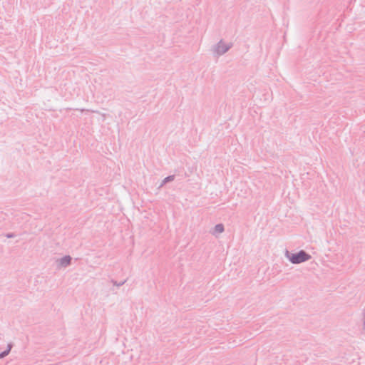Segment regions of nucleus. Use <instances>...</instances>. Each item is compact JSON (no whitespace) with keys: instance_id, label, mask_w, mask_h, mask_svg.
Returning <instances> with one entry per match:
<instances>
[{"instance_id":"nucleus-4","label":"nucleus","mask_w":365,"mask_h":365,"mask_svg":"<svg viewBox=\"0 0 365 365\" xmlns=\"http://www.w3.org/2000/svg\"><path fill=\"white\" fill-rule=\"evenodd\" d=\"M11 347V345H9L8 349L6 351H4L0 354V358H3L4 356H6L9 354V352L10 351Z\"/></svg>"},{"instance_id":"nucleus-1","label":"nucleus","mask_w":365,"mask_h":365,"mask_svg":"<svg viewBox=\"0 0 365 365\" xmlns=\"http://www.w3.org/2000/svg\"><path fill=\"white\" fill-rule=\"evenodd\" d=\"M310 256L304 251H300L297 254H293L289 257L290 261L294 264H298L308 260Z\"/></svg>"},{"instance_id":"nucleus-3","label":"nucleus","mask_w":365,"mask_h":365,"mask_svg":"<svg viewBox=\"0 0 365 365\" xmlns=\"http://www.w3.org/2000/svg\"><path fill=\"white\" fill-rule=\"evenodd\" d=\"M71 257H65L61 259V264H68L70 263Z\"/></svg>"},{"instance_id":"nucleus-2","label":"nucleus","mask_w":365,"mask_h":365,"mask_svg":"<svg viewBox=\"0 0 365 365\" xmlns=\"http://www.w3.org/2000/svg\"><path fill=\"white\" fill-rule=\"evenodd\" d=\"M215 230L216 232H218V233L222 232L223 230H224L222 225H216L215 227Z\"/></svg>"},{"instance_id":"nucleus-5","label":"nucleus","mask_w":365,"mask_h":365,"mask_svg":"<svg viewBox=\"0 0 365 365\" xmlns=\"http://www.w3.org/2000/svg\"><path fill=\"white\" fill-rule=\"evenodd\" d=\"M227 50V48H221L220 45H219V46H218V47H217V52H218V53H224V52H225Z\"/></svg>"}]
</instances>
